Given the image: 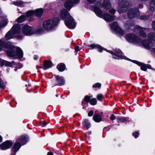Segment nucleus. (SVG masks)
Segmentation results:
<instances>
[{"label":"nucleus","mask_w":155,"mask_h":155,"mask_svg":"<svg viewBox=\"0 0 155 155\" xmlns=\"http://www.w3.org/2000/svg\"><path fill=\"white\" fill-rule=\"evenodd\" d=\"M22 33L24 35L30 36L35 34L41 35L43 34L44 30L42 27H40L36 29L33 27H31L28 25H24L22 28Z\"/></svg>","instance_id":"nucleus-1"},{"label":"nucleus","mask_w":155,"mask_h":155,"mask_svg":"<svg viewBox=\"0 0 155 155\" xmlns=\"http://www.w3.org/2000/svg\"><path fill=\"white\" fill-rule=\"evenodd\" d=\"M59 21V19L58 18L48 19L43 23V27L47 31H52L57 25Z\"/></svg>","instance_id":"nucleus-2"},{"label":"nucleus","mask_w":155,"mask_h":155,"mask_svg":"<svg viewBox=\"0 0 155 155\" xmlns=\"http://www.w3.org/2000/svg\"><path fill=\"white\" fill-rule=\"evenodd\" d=\"M125 38L130 43H140L141 41V39L133 33L128 34L126 35Z\"/></svg>","instance_id":"nucleus-3"},{"label":"nucleus","mask_w":155,"mask_h":155,"mask_svg":"<svg viewBox=\"0 0 155 155\" xmlns=\"http://www.w3.org/2000/svg\"><path fill=\"white\" fill-rule=\"evenodd\" d=\"M64 23L65 25L70 29H74L76 26L74 20L70 13L68 14V16L65 19Z\"/></svg>","instance_id":"nucleus-4"},{"label":"nucleus","mask_w":155,"mask_h":155,"mask_svg":"<svg viewBox=\"0 0 155 155\" xmlns=\"http://www.w3.org/2000/svg\"><path fill=\"white\" fill-rule=\"evenodd\" d=\"M139 15V10L137 8H130L127 12V17L130 19L137 17Z\"/></svg>","instance_id":"nucleus-5"},{"label":"nucleus","mask_w":155,"mask_h":155,"mask_svg":"<svg viewBox=\"0 0 155 155\" xmlns=\"http://www.w3.org/2000/svg\"><path fill=\"white\" fill-rule=\"evenodd\" d=\"M80 0H66L64 4L65 9L69 11L74 4H77L80 2Z\"/></svg>","instance_id":"nucleus-6"},{"label":"nucleus","mask_w":155,"mask_h":155,"mask_svg":"<svg viewBox=\"0 0 155 155\" xmlns=\"http://www.w3.org/2000/svg\"><path fill=\"white\" fill-rule=\"evenodd\" d=\"M54 76L56 84L53 86L52 87L56 86H61L64 85L65 84V80L63 76L56 75H54Z\"/></svg>","instance_id":"nucleus-7"},{"label":"nucleus","mask_w":155,"mask_h":155,"mask_svg":"<svg viewBox=\"0 0 155 155\" xmlns=\"http://www.w3.org/2000/svg\"><path fill=\"white\" fill-rule=\"evenodd\" d=\"M110 28L112 29L113 30L117 33H118L121 35L124 34V31L119 26L117 23L116 21H114L110 25Z\"/></svg>","instance_id":"nucleus-8"},{"label":"nucleus","mask_w":155,"mask_h":155,"mask_svg":"<svg viewBox=\"0 0 155 155\" xmlns=\"http://www.w3.org/2000/svg\"><path fill=\"white\" fill-rule=\"evenodd\" d=\"M13 142L11 140H6L0 145L1 150H5L10 148L13 145Z\"/></svg>","instance_id":"nucleus-9"},{"label":"nucleus","mask_w":155,"mask_h":155,"mask_svg":"<svg viewBox=\"0 0 155 155\" xmlns=\"http://www.w3.org/2000/svg\"><path fill=\"white\" fill-rule=\"evenodd\" d=\"M114 56L118 57V58H116L114 56H113V58L115 59H117L119 60L120 59H124L126 60H129V58H127L126 56L124 55V53L121 50H119L118 51H114Z\"/></svg>","instance_id":"nucleus-10"},{"label":"nucleus","mask_w":155,"mask_h":155,"mask_svg":"<svg viewBox=\"0 0 155 155\" xmlns=\"http://www.w3.org/2000/svg\"><path fill=\"white\" fill-rule=\"evenodd\" d=\"M29 140V138L28 135L24 134L21 135L20 137L16 139V140L20 143L22 145L25 144Z\"/></svg>","instance_id":"nucleus-11"},{"label":"nucleus","mask_w":155,"mask_h":155,"mask_svg":"<svg viewBox=\"0 0 155 155\" xmlns=\"http://www.w3.org/2000/svg\"><path fill=\"white\" fill-rule=\"evenodd\" d=\"M87 47H89L90 50H93L94 49H97L98 51L100 53H101L103 51V47L98 44H91L90 45H86Z\"/></svg>","instance_id":"nucleus-12"},{"label":"nucleus","mask_w":155,"mask_h":155,"mask_svg":"<svg viewBox=\"0 0 155 155\" xmlns=\"http://www.w3.org/2000/svg\"><path fill=\"white\" fill-rule=\"evenodd\" d=\"M54 65L52 62L50 60H45L43 64V69L45 70L51 68Z\"/></svg>","instance_id":"nucleus-13"},{"label":"nucleus","mask_w":155,"mask_h":155,"mask_svg":"<svg viewBox=\"0 0 155 155\" xmlns=\"http://www.w3.org/2000/svg\"><path fill=\"white\" fill-rule=\"evenodd\" d=\"M22 146L20 143L16 140L15 142L14 143L13 146L11 148V152L15 153L16 154L17 152L19 150Z\"/></svg>","instance_id":"nucleus-14"},{"label":"nucleus","mask_w":155,"mask_h":155,"mask_svg":"<svg viewBox=\"0 0 155 155\" xmlns=\"http://www.w3.org/2000/svg\"><path fill=\"white\" fill-rule=\"evenodd\" d=\"M134 29L139 31V35L141 37L143 38L147 37V35L144 31L145 30V28H143L139 25H137L135 27Z\"/></svg>","instance_id":"nucleus-15"},{"label":"nucleus","mask_w":155,"mask_h":155,"mask_svg":"<svg viewBox=\"0 0 155 155\" xmlns=\"http://www.w3.org/2000/svg\"><path fill=\"white\" fill-rule=\"evenodd\" d=\"M15 56H17L18 59H21L23 56V52L21 48L15 46Z\"/></svg>","instance_id":"nucleus-16"},{"label":"nucleus","mask_w":155,"mask_h":155,"mask_svg":"<svg viewBox=\"0 0 155 155\" xmlns=\"http://www.w3.org/2000/svg\"><path fill=\"white\" fill-rule=\"evenodd\" d=\"M68 10L66 9L63 8L62 9L60 12V18L62 20L65 19L67 18L68 16Z\"/></svg>","instance_id":"nucleus-17"},{"label":"nucleus","mask_w":155,"mask_h":155,"mask_svg":"<svg viewBox=\"0 0 155 155\" xmlns=\"http://www.w3.org/2000/svg\"><path fill=\"white\" fill-rule=\"evenodd\" d=\"M11 29L13 34H18L20 33L21 28L19 24H16L13 26Z\"/></svg>","instance_id":"nucleus-18"},{"label":"nucleus","mask_w":155,"mask_h":155,"mask_svg":"<svg viewBox=\"0 0 155 155\" xmlns=\"http://www.w3.org/2000/svg\"><path fill=\"white\" fill-rule=\"evenodd\" d=\"M93 10L96 15L98 17L102 18L103 15V12L102 10L97 6H94L93 8Z\"/></svg>","instance_id":"nucleus-19"},{"label":"nucleus","mask_w":155,"mask_h":155,"mask_svg":"<svg viewBox=\"0 0 155 155\" xmlns=\"http://www.w3.org/2000/svg\"><path fill=\"white\" fill-rule=\"evenodd\" d=\"M82 125L83 128L85 130H88L91 126V124L89 120L86 119L83 120Z\"/></svg>","instance_id":"nucleus-20"},{"label":"nucleus","mask_w":155,"mask_h":155,"mask_svg":"<svg viewBox=\"0 0 155 155\" xmlns=\"http://www.w3.org/2000/svg\"><path fill=\"white\" fill-rule=\"evenodd\" d=\"M119 5L121 8L128 9L130 7L129 2L127 0H121L119 3Z\"/></svg>","instance_id":"nucleus-21"},{"label":"nucleus","mask_w":155,"mask_h":155,"mask_svg":"<svg viewBox=\"0 0 155 155\" xmlns=\"http://www.w3.org/2000/svg\"><path fill=\"white\" fill-rule=\"evenodd\" d=\"M15 46L13 47V48L10 49H7L5 51L7 54L10 57H15Z\"/></svg>","instance_id":"nucleus-22"},{"label":"nucleus","mask_w":155,"mask_h":155,"mask_svg":"<svg viewBox=\"0 0 155 155\" xmlns=\"http://www.w3.org/2000/svg\"><path fill=\"white\" fill-rule=\"evenodd\" d=\"M97 111L95 112V114H94L93 117V120L96 123H99L102 121L101 116L97 113Z\"/></svg>","instance_id":"nucleus-23"},{"label":"nucleus","mask_w":155,"mask_h":155,"mask_svg":"<svg viewBox=\"0 0 155 155\" xmlns=\"http://www.w3.org/2000/svg\"><path fill=\"white\" fill-rule=\"evenodd\" d=\"M102 5L103 7L106 10L110 9L111 8V3L110 0H104Z\"/></svg>","instance_id":"nucleus-24"},{"label":"nucleus","mask_w":155,"mask_h":155,"mask_svg":"<svg viewBox=\"0 0 155 155\" xmlns=\"http://www.w3.org/2000/svg\"><path fill=\"white\" fill-rule=\"evenodd\" d=\"M140 42L143 46L146 48H149L152 45V42L149 39V40H141Z\"/></svg>","instance_id":"nucleus-25"},{"label":"nucleus","mask_w":155,"mask_h":155,"mask_svg":"<svg viewBox=\"0 0 155 155\" xmlns=\"http://www.w3.org/2000/svg\"><path fill=\"white\" fill-rule=\"evenodd\" d=\"M2 47L8 49H10L13 48L15 47L14 45H12L10 42L8 41L6 42L2 41Z\"/></svg>","instance_id":"nucleus-26"},{"label":"nucleus","mask_w":155,"mask_h":155,"mask_svg":"<svg viewBox=\"0 0 155 155\" xmlns=\"http://www.w3.org/2000/svg\"><path fill=\"white\" fill-rule=\"evenodd\" d=\"M56 68L60 72L64 71L66 68L65 64L63 63L58 64Z\"/></svg>","instance_id":"nucleus-27"},{"label":"nucleus","mask_w":155,"mask_h":155,"mask_svg":"<svg viewBox=\"0 0 155 155\" xmlns=\"http://www.w3.org/2000/svg\"><path fill=\"white\" fill-rule=\"evenodd\" d=\"M104 18L105 20L111 22L114 19V17L108 14L105 13L104 14Z\"/></svg>","instance_id":"nucleus-28"},{"label":"nucleus","mask_w":155,"mask_h":155,"mask_svg":"<svg viewBox=\"0 0 155 155\" xmlns=\"http://www.w3.org/2000/svg\"><path fill=\"white\" fill-rule=\"evenodd\" d=\"M1 62V66L3 67V65H5L7 67H11L12 66V64L10 62H9L4 60L1 59L0 60Z\"/></svg>","instance_id":"nucleus-29"},{"label":"nucleus","mask_w":155,"mask_h":155,"mask_svg":"<svg viewBox=\"0 0 155 155\" xmlns=\"http://www.w3.org/2000/svg\"><path fill=\"white\" fill-rule=\"evenodd\" d=\"M34 12L35 15L38 17H41L43 13V10L42 8H40L36 9Z\"/></svg>","instance_id":"nucleus-30"},{"label":"nucleus","mask_w":155,"mask_h":155,"mask_svg":"<svg viewBox=\"0 0 155 155\" xmlns=\"http://www.w3.org/2000/svg\"><path fill=\"white\" fill-rule=\"evenodd\" d=\"M150 2V10L153 12L155 10V0H149Z\"/></svg>","instance_id":"nucleus-31"},{"label":"nucleus","mask_w":155,"mask_h":155,"mask_svg":"<svg viewBox=\"0 0 155 155\" xmlns=\"http://www.w3.org/2000/svg\"><path fill=\"white\" fill-rule=\"evenodd\" d=\"M15 35L12 33V31H11V29L5 35V37L7 39L9 40L12 38L14 35Z\"/></svg>","instance_id":"nucleus-32"},{"label":"nucleus","mask_w":155,"mask_h":155,"mask_svg":"<svg viewBox=\"0 0 155 155\" xmlns=\"http://www.w3.org/2000/svg\"><path fill=\"white\" fill-rule=\"evenodd\" d=\"M148 37L150 41L155 42V33L151 32L149 34Z\"/></svg>","instance_id":"nucleus-33"},{"label":"nucleus","mask_w":155,"mask_h":155,"mask_svg":"<svg viewBox=\"0 0 155 155\" xmlns=\"http://www.w3.org/2000/svg\"><path fill=\"white\" fill-rule=\"evenodd\" d=\"M26 18V16L25 15H22L17 18L16 21L18 23H21L25 21Z\"/></svg>","instance_id":"nucleus-34"},{"label":"nucleus","mask_w":155,"mask_h":155,"mask_svg":"<svg viewBox=\"0 0 155 155\" xmlns=\"http://www.w3.org/2000/svg\"><path fill=\"white\" fill-rule=\"evenodd\" d=\"M35 13V12L34 11L32 10H29L26 12L25 16L26 17H30L33 15Z\"/></svg>","instance_id":"nucleus-35"},{"label":"nucleus","mask_w":155,"mask_h":155,"mask_svg":"<svg viewBox=\"0 0 155 155\" xmlns=\"http://www.w3.org/2000/svg\"><path fill=\"white\" fill-rule=\"evenodd\" d=\"M23 2L21 1L15 2L13 3L14 5H15L22 7L24 6V5H23Z\"/></svg>","instance_id":"nucleus-36"},{"label":"nucleus","mask_w":155,"mask_h":155,"mask_svg":"<svg viewBox=\"0 0 155 155\" xmlns=\"http://www.w3.org/2000/svg\"><path fill=\"white\" fill-rule=\"evenodd\" d=\"M92 97V96H88V95H86V96H85L83 100L85 101L88 103L90 102L91 99V98Z\"/></svg>","instance_id":"nucleus-37"},{"label":"nucleus","mask_w":155,"mask_h":155,"mask_svg":"<svg viewBox=\"0 0 155 155\" xmlns=\"http://www.w3.org/2000/svg\"><path fill=\"white\" fill-rule=\"evenodd\" d=\"M97 101L95 98L91 99L89 103L92 105H94L97 104Z\"/></svg>","instance_id":"nucleus-38"},{"label":"nucleus","mask_w":155,"mask_h":155,"mask_svg":"<svg viewBox=\"0 0 155 155\" xmlns=\"http://www.w3.org/2000/svg\"><path fill=\"white\" fill-rule=\"evenodd\" d=\"M128 61H130L133 62V63L137 64L138 66H140L142 64V62L138 61L137 60H132L129 59V60H127Z\"/></svg>","instance_id":"nucleus-39"},{"label":"nucleus","mask_w":155,"mask_h":155,"mask_svg":"<svg viewBox=\"0 0 155 155\" xmlns=\"http://www.w3.org/2000/svg\"><path fill=\"white\" fill-rule=\"evenodd\" d=\"M140 67V69L142 71H146L147 70L146 64L144 63H142Z\"/></svg>","instance_id":"nucleus-40"},{"label":"nucleus","mask_w":155,"mask_h":155,"mask_svg":"<svg viewBox=\"0 0 155 155\" xmlns=\"http://www.w3.org/2000/svg\"><path fill=\"white\" fill-rule=\"evenodd\" d=\"M0 88L3 89H4L5 88L4 83L1 78H0Z\"/></svg>","instance_id":"nucleus-41"},{"label":"nucleus","mask_w":155,"mask_h":155,"mask_svg":"<svg viewBox=\"0 0 155 155\" xmlns=\"http://www.w3.org/2000/svg\"><path fill=\"white\" fill-rule=\"evenodd\" d=\"M96 97L98 101H102L103 99L104 98V97L102 94H99L97 95Z\"/></svg>","instance_id":"nucleus-42"},{"label":"nucleus","mask_w":155,"mask_h":155,"mask_svg":"<svg viewBox=\"0 0 155 155\" xmlns=\"http://www.w3.org/2000/svg\"><path fill=\"white\" fill-rule=\"evenodd\" d=\"M101 86V84L99 83H97L94 84L92 86V87L94 88H100Z\"/></svg>","instance_id":"nucleus-43"},{"label":"nucleus","mask_w":155,"mask_h":155,"mask_svg":"<svg viewBox=\"0 0 155 155\" xmlns=\"http://www.w3.org/2000/svg\"><path fill=\"white\" fill-rule=\"evenodd\" d=\"M125 117H121L118 118L117 119L118 120L120 121L122 123H124L126 122Z\"/></svg>","instance_id":"nucleus-44"},{"label":"nucleus","mask_w":155,"mask_h":155,"mask_svg":"<svg viewBox=\"0 0 155 155\" xmlns=\"http://www.w3.org/2000/svg\"><path fill=\"white\" fill-rule=\"evenodd\" d=\"M139 134V132L138 131H137L135 133H132V135L135 137V138L136 139L138 137Z\"/></svg>","instance_id":"nucleus-45"},{"label":"nucleus","mask_w":155,"mask_h":155,"mask_svg":"<svg viewBox=\"0 0 155 155\" xmlns=\"http://www.w3.org/2000/svg\"><path fill=\"white\" fill-rule=\"evenodd\" d=\"M103 50H104V51H106L107 52L111 54L114 55V52H113L112 51H110V50H107V49L104 48H103Z\"/></svg>","instance_id":"nucleus-46"},{"label":"nucleus","mask_w":155,"mask_h":155,"mask_svg":"<svg viewBox=\"0 0 155 155\" xmlns=\"http://www.w3.org/2000/svg\"><path fill=\"white\" fill-rule=\"evenodd\" d=\"M40 124V125L42 127H45L47 124V123H46L45 121H41Z\"/></svg>","instance_id":"nucleus-47"},{"label":"nucleus","mask_w":155,"mask_h":155,"mask_svg":"<svg viewBox=\"0 0 155 155\" xmlns=\"http://www.w3.org/2000/svg\"><path fill=\"white\" fill-rule=\"evenodd\" d=\"M81 104L82 106H85V105H86L87 107L88 106V103L85 101L83 99L81 101Z\"/></svg>","instance_id":"nucleus-48"},{"label":"nucleus","mask_w":155,"mask_h":155,"mask_svg":"<svg viewBox=\"0 0 155 155\" xmlns=\"http://www.w3.org/2000/svg\"><path fill=\"white\" fill-rule=\"evenodd\" d=\"M111 127V125H108L107 127H105L104 128L103 130H105L106 131H108L110 130V128Z\"/></svg>","instance_id":"nucleus-49"},{"label":"nucleus","mask_w":155,"mask_h":155,"mask_svg":"<svg viewBox=\"0 0 155 155\" xmlns=\"http://www.w3.org/2000/svg\"><path fill=\"white\" fill-rule=\"evenodd\" d=\"M94 114L93 110H91L88 113V116L89 117H92Z\"/></svg>","instance_id":"nucleus-50"},{"label":"nucleus","mask_w":155,"mask_h":155,"mask_svg":"<svg viewBox=\"0 0 155 155\" xmlns=\"http://www.w3.org/2000/svg\"><path fill=\"white\" fill-rule=\"evenodd\" d=\"M116 119L115 116L113 114H112L110 117V119L111 120H114Z\"/></svg>","instance_id":"nucleus-51"},{"label":"nucleus","mask_w":155,"mask_h":155,"mask_svg":"<svg viewBox=\"0 0 155 155\" xmlns=\"http://www.w3.org/2000/svg\"><path fill=\"white\" fill-rule=\"evenodd\" d=\"M109 12L110 13L114 14L115 13L116 11L114 8H112L111 9L109 10Z\"/></svg>","instance_id":"nucleus-52"},{"label":"nucleus","mask_w":155,"mask_h":155,"mask_svg":"<svg viewBox=\"0 0 155 155\" xmlns=\"http://www.w3.org/2000/svg\"><path fill=\"white\" fill-rule=\"evenodd\" d=\"M1 24V25L2 26V27H3V26L6 25L7 24V22L5 20H3Z\"/></svg>","instance_id":"nucleus-53"},{"label":"nucleus","mask_w":155,"mask_h":155,"mask_svg":"<svg viewBox=\"0 0 155 155\" xmlns=\"http://www.w3.org/2000/svg\"><path fill=\"white\" fill-rule=\"evenodd\" d=\"M146 65L147 69V68H148L149 69H151L152 70H155V69L152 68L151 66V65L149 64H146Z\"/></svg>","instance_id":"nucleus-54"},{"label":"nucleus","mask_w":155,"mask_h":155,"mask_svg":"<svg viewBox=\"0 0 155 155\" xmlns=\"http://www.w3.org/2000/svg\"><path fill=\"white\" fill-rule=\"evenodd\" d=\"M15 37H16L18 40H21L22 39L23 36L22 35H18L15 36Z\"/></svg>","instance_id":"nucleus-55"},{"label":"nucleus","mask_w":155,"mask_h":155,"mask_svg":"<svg viewBox=\"0 0 155 155\" xmlns=\"http://www.w3.org/2000/svg\"><path fill=\"white\" fill-rule=\"evenodd\" d=\"M75 51H80V47L78 46H76L75 48Z\"/></svg>","instance_id":"nucleus-56"},{"label":"nucleus","mask_w":155,"mask_h":155,"mask_svg":"<svg viewBox=\"0 0 155 155\" xmlns=\"http://www.w3.org/2000/svg\"><path fill=\"white\" fill-rule=\"evenodd\" d=\"M125 118H126L125 122H129L132 121L131 119L128 117H125Z\"/></svg>","instance_id":"nucleus-57"},{"label":"nucleus","mask_w":155,"mask_h":155,"mask_svg":"<svg viewBox=\"0 0 155 155\" xmlns=\"http://www.w3.org/2000/svg\"><path fill=\"white\" fill-rule=\"evenodd\" d=\"M87 1L90 3H93L96 2L97 0H87Z\"/></svg>","instance_id":"nucleus-58"},{"label":"nucleus","mask_w":155,"mask_h":155,"mask_svg":"<svg viewBox=\"0 0 155 155\" xmlns=\"http://www.w3.org/2000/svg\"><path fill=\"white\" fill-rule=\"evenodd\" d=\"M152 25L153 29L155 31V21L152 22Z\"/></svg>","instance_id":"nucleus-59"},{"label":"nucleus","mask_w":155,"mask_h":155,"mask_svg":"<svg viewBox=\"0 0 155 155\" xmlns=\"http://www.w3.org/2000/svg\"><path fill=\"white\" fill-rule=\"evenodd\" d=\"M141 19L142 20L147 19V17L145 15H142L141 16Z\"/></svg>","instance_id":"nucleus-60"},{"label":"nucleus","mask_w":155,"mask_h":155,"mask_svg":"<svg viewBox=\"0 0 155 155\" xmlns=\"http://www.w3.org/2000/svg\"><path fill=\"white\" fill-rule=\"evenodd\" d=\"M38 55H34V59L35 60H37L38 58Z\"/></svg>","instance_id":"nucleus-61"},{"label":"nucleus","mask_w":155,"mask_h":155,"mask_svg":"<svg viewBox=\"0 0 155 155\" xmlns=\"http://www.w3.org/2000/svg\"><path fill=\"white\" fill-rule=\"evenodd\" d=\"M41 66H39V65H37L36 66V68L38 69L39 68H43V66H42V64H40Z\"/></svg>","instance_id":"nucleus-62"},{"label":"nucleus","mask_w":155,"mask_h":155,"mask_svg":"<svg viewBox=\"0 0 155 155\" xmlns=\"http://www.w3.org/2000/svg\"><path fill=\"white\" fill-rule=\"evenodd\" d=\"M35 18H34L33 17H31L28 20V21H32L35 20Z\"/></svg>","instance_id":"nucleus-63"},{"label":"nucleus","mask_w":155,"mask_h":155,"mask_svg":"<svg viewBox=\"0 0 155 155\" xmlns=\"http://www.w3.org/2000/svg\"><path fill=\"white\" fill-rule=\"evenodd\" d=\"M54 153L52 152H48L47 153V155H53Z\"/></svg>","instance_id":"nucleus-64"}]
</instances>
